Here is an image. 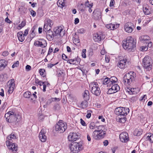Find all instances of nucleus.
<instances>
[{"mask_svg":"<svg viewBox=\"0 0 153 153\" xmlns=\"http://www.w3.org/2000/svg\"><path fill=\"white\" fill-rule=\"evenodd\" d=\"M129 112L128 108L123 107L117 108L114 111L115 113L117 116L127 115Z\"/></svg>","mask_w":153,"mask_h":153,"instance_id":"8","label":"nucleus"},{"mask_svg":"<svg viewBox=\"0 0 153 153\" xmlns=\"http://www.w3.org/2000/svg\"><path fill=\"white\" fill-rule=\"evenodd\" d=\"M26 25V22L25 21H23L19 25V27L20 28L19 29H21L23 27Z\"/></svg>","mask_w":153,"mask_h":153,"instance_id":"43","label":"nucleus"},{"mask_svg":"<svg viewBox=\"0 0 153 153\" xmlns=\"http://www.w3.org/2000/svg\"><path fill=\"white\" fill-rule=\"evenodd\" d=\"M134 26L131 22H127L125 24L124 26V28L125 31L128 33H131L133 30L132 27Z\"/></svg>","mask_w":153,"mask_h":153,"instance_id":"15","label":"nucleus"},{"mask_svg":"<svg viewBox=\"0 0 153 153\" xmlns=\"http://www.w3.org/2000/svg\"><path fill=\"white\" fill-rule=\"evenodd\" d=\"M4 19L2 17H0V27H3V25H4Z\"/></svg>","mask_w":153,"mask_h":153,"instance_id":"47","label":"nucleus"},{"mask_svg":"<svg viewBox=\"0 0 153 153\" xmlns=\"http://www.w3.org/2000/svg\"><path fill=\"white\" fill-rule=\"evenodd\" d=\"M63 74V72L61 71H57L56 75L58 77L61 76Z\"/></svg>","mask_w":153,"mask_h":153,"instance_id":"52","label":"nucleus"},{"mask_svg":"<svg viewBox=\"0 0 153 153\" xmlns=\"http://www.w3.org/2000/svg\"><path fill=\"white\" fill-rule=\"evenodd\" d=\"M119 26V24H116L115 25L114 24H110L107 25L106 26V27L108 29L111 30H114V29H116Z\"/></svg>","mask_w":153,"mask_h":153,"instance_id":"24","label":"nucleus"},{"mask_svg":"<svg viewBox=\"0 0 153 153\" xmlns=\"http://www.w3.org/2000/svg\"><path fill=\"white\" fill-rule=\"evenodd\" d=\"M8 82H10V83L8 86L9 89L7 93L9 94H11L12 93L15 87V84L14 79H11Z\"/></svg>","mask_w":153,"mask_h":153,"instance_id":"16","label":"nucleus"},{"mask_svg":"<svg viewBox=\"0 0 153 153\" xmlns=\"http://www.w3.org/2000/svg\"><path fill=\"white\" fill-rule=\"evenodd\" d=\"M127 115H123L121 116H117L116 117V119L117 121L120 123H125L126 120V116Z\"/></svg>","mask_w":153,"mask_h":153,"instance_id":"20","label":"nucleus"},{"mask_svg":"<svg viewBox=\"0 0 153 153\" xmlns=\"http://www.w3.org/2000/svg\"><path fill=\"white\" fill-rule=\"evenodd\" d=\"M45 24H47L49 27L51 28L52 26L53 25V22L50 19H48L47 20V23H45Z\"/></svg>","mask_w":153,"mask_h":153,"instance_id":"39","label":"nucleus"},{"mask_svg":"<svg viewBox=\"0 0 153 153\" xmlns=\"http://www.w3.org/2000/svg\"><path fill=\"white\" fill-rule=\"evenodd\" d=\"M86 53V50L85 49H83L82 52V56L84 58H85L86 57V56L85 54Z\"/></svg>","mask_w":153,"mask_h":153,"instance_id":"49","label":"nucleus"},{"mask_svg":"<svg viewBox=\"0 0 153 153\" xmlns=\"http://www.w3.org/2000/svg\"><path fill=\"white\" fill-rule=\"evenodd\" d=\"M6 144L7 146L9 149L11 150L14 152H16L17 150V146L14 143H13L11 140H7L6 141Z\"/></svg>","mask_w":153,"mask_h":153,"instance_id":"10","label":"nucleus"},{"mask_svg":"<svg viewBox=\"0 0 153 153\" xmlns=\"http://www.w3.org/2000/svg\"><path fill=\"white\" fill-rule=\"evenodd\" d=\"M140 41L142 43H148L150 39V37L147 35H143L140 36L139 38Z\"/></svg>","mask_w":153,"mask_h":153,"instance_id":"21","label":"nucleus"},{"mask_svg":"<svg viewBox=\"0 0 153 153\" xmlns=\"http://www.w3.org/2000/svg\"><path fill=\"white\" fill-rule=\"evenodd\" d=\"M89 88L91 93L96 96H99L101 91L97 82H91L89 84Z\"/></svg>","mask_w":153,"mask_h":153,"instance_id":"6","label":"nucleus"},{"mask_svg":"<svg viewBox=\"0 0 153 153\" xmlns=\"http://www.w3.org/2000/svg\"><path fill=\"white\" fill-rule=\"evenodd\" d=\"M94 39L96 42H99L104 38V36L101 34L97 33L94 35Z\"/></svg>","mask_w":153,"mask_h":153,"instance_id":"19","label":"nucleus"},{"mask_svg":"<svg viewBox=\"0 0 153 153\" xmlns=\"http://www.w3.org/2000/svg\"><path fill=\"white\" fill-rule=\"evenodd\" d=\"M136 89L135 88H131L129 89V91H128V93L130 94H136L137 92L135 91Z\"/></svg>","mask_w":153,"mask_h":153,"instance_id":"35","label":"nucleus"},{"mask_svg":"<svg viewBox=\"0 0 153 153\" xmlns=\"http://www.w3.org/2000/svg\"><path fill=\"white\" fill-rule=\"evenodd\" d=\"M98 118L99 120H101L102 122H104L105 121V119L103 118L102 116H100L98 117Z\"/></svg>","mask_w":153,"mask_h":153,"instance_id":"62","label":"nucleus"},{"mask_svg":"<svg viewBox=\"0 0 153 153\" xmlns=\"http://www.w3.org/2000/svg\"><path fill=\"white\" fill-rule=\"evenodd\" d=\"M70 149L73 153H77L82 150L83 147L80 143L73 142L70 145Z\"/></svg>","mask_w":153,"mask_h":153,"instance_id":"7","label":"nucleus"},{"mask_svg":"<svg viewBox=\"0 0 153 153\" xmlns=\"http://www.w3.org/2000/svg\"><path fill=\"white\" fill-rule=\"evenodd\" d=\"M58 62L56 63L55 64H53L52 63H49L48 64L47 67L49 68H52L53 66L57 65L58 63Z\"/></svg>","mask_w":153,"mask_h":153,"instance_id":"50","label":"nucleus"},{"mask_svg":"<svg viewBox=\"0 0 153 153\" xmlns=\"http://www.w3.org/2000/svg\"><path fill=\"white\" fill-rule=\"evenodd\" d=\"M62 59L65 60L67 61L68 60L67 56L64 54H63L62 55Z\"/></svg>","mask_w":153,"mask_h":153,"instance_id":"57","label":"nucleus"},{"mask_svg":"<svg viewBox=\"0 0 153 153\" xmlns=\"http://www.w3.org/2000/svg\"><path fill=\"white\" fill-rule=\"evenodd\" d=\"M90 128L92 129H95V128H97L92 133V136L95 139L102 138L106 134V131L103 130V126H97L95 125L94 123L91 122L90 124Z\"/></svg>","mask_w":153,"mask_h":153,"instance_id":"1","label":"nucleus"},{"mask_svg":"<svg viewBox=\"0 0 153 153\" xmlns=\"http://www.w3.org/2000/svg\"><path fill=\"white\" fill-rule=\"evenodd\" d=\"M31 95V93L29 91H27L24 93L23 94L24 97L26 98H29Z\"/></svg>","mask_w":153,"mask_h":153,"instance_id":"36","label":"nucleus"},{"mask_svg":"<svg viewBox=\"0 0 153 153\" xmlns=\"http://www.w3.org/2000/svg\"><path fill=\"white\" fill-rule=\"evenodd\" d=\"M136 42L134 39L129 36L127 37L126 41H124L123 46L125 49H127L129 51H133L136 47Z\"/></svg>","mask_w":153,"mask_h":153,"instance_id":"2","label":"nucleus"},{"mask_svg":"<svg viewBox=\"0 0 153 153\" xmlns=\"http://www.w3.org/2000/svg\"><path fill=\"white\" fill-rule=\"evenodd\" d=\"M29 30V29H28V28L26 29L25 30L24 32V33L23 34V35H24V36H26L27 35Z\"/></svg>","mask_w":153,"mask_h":153,"instance_id":"63","label":"nucleus"},{"mask_svg":"<svg viewBox=\"0 0 153 153\" xmlns=\"http://www.w3.org/2000/svg\"><path fill=\"white\" fill-rule=\"evenodd\" d=\"M54 36H55L54 34H46L47 38V39L50 40L52 39Z\"/></svg>","mask_w":153,"mask_h":153,"instance_id":"42","label":"nucleus"},{"mask_svg":"<svg viewBox=\"0 0 153 153\" xmlns=\"http://www.w3.org/2000/svg\"><path fill=\"white\" fill-rule=\"evenodd\" d=\"M94 17V19L96 20H98L101 18V12L97 10H94L93 13Z\"/></svg>","mask_w":153,"mask_h":153,"instance_id":"22","label":"nucleus"},{"mask_svg":"<svg viewBox=\"0 0 153 153\" xmlns=\"http://www.w3.org/2000/svg\"><path fill=\"white\" fill-rule=\"evenodd\" d=\"M10 123H15V124L19 121L21 119V116L18 114H15V116L10 117Z\"/></svg>","mask_w":153,"mask_h":153,"instance_id":"17","label":"nucleus"},{"mask_svg":"<svg viewBox=\"0 0 153 153\" xmlns=\"http://www.w3.org/2000/svg\"><path fill=\"white\" fill-rule=\"evenodd\" d=\"M115 93V91L113 90H111V88H110L107 92V94H111Z\"/></svg>","mask_w":153,"mask_h":153,"instance_id":"56","label":"nucleus"},{"mask_svg":"<svg viewBox=\"0 0 153 153\" xmlns=\"http://www.w3.org/2000/svg\"><path fill=\"white\" fill-rule=\"evenodd\" d=\"M30 15L33 17H34L36 15V12L34 10H31L30 11Z\"/></svg>","mask_w":153,"mask_h":153,"instance_id":"58","label":"nucleus"},{"mask_svg":"<svg viewBox=\"0 0 153 153\" xmlns=\"http://www.w3.org/2000/svg\"><path fill=\"white\" fill-rule=\"evenodd\" d=\"M55 130L58 133H63L67 129V126L66 123L63 120H59L55 126Z\"/></svg>","mask_w":153,"mask_h":153,"instance_id":"5","label":"nucleus"},{"mask_svg":"<svg viewBox=\"0 0 153 153\" xmlns=\"http://www.w3.org/2000/svg\"><path fill=\"white\" fill-rule=\"evenodd\" d=\"M146 139L151 143L153 142V134L151 133H149L147 134Z\"/></svg>","mask_w":153,"mask_h":153,"instance_id":"31","label":"nucleus"},{"mask_svg":"<svg viewBox=\"0 0 153 153\" xmlns=\"http://www.w3.org/2000/svg\"><path fill=\"white\" fill-rule=\"evenodd\" d=\"M109 78H108V77H106L103 79V84L104 85H106L107 84L108 87L109 85V86L110 87L111 83H109Z\"/></svg>","mask_w":153,"mask_h":153,"instance_id":"34","label":"nucleus"},{"mask_svg":"<svg viewBox=\"0 0 153 153\" xmlns=\"http://www.w3.org/2000/svg\"><path fill=\"white\" fill-rule=\"evenodd\" d=\"M83 98L85 100H88L90 98L89 93L88 90L85 91L83 95Z\"/></svg>","mask_w":153,"mask_h":153,"instance_id":"28","label":"nucleus"},{"mask_svg":"<svg viewBox=\"0 0 153 153\" xmlns=\"http://www.w3.org/2000/svg\"><path fill=\"white\" fill-rule=\"evenodd\" d=\"M39 119L41 121H42L44 118V116L42 114L39 113L38 114Z\"/></svg>","mask_w":153,"mask_h":153,"instance_id":"45","label":"nucleus"},{"mask_svg":"<svg viewBox=\"0 0 153 153\" xmlns=\"http://www.w3.org/2000/svg\"><path fill=\"white\" fill-rule=\"evenodd\" d=\"M51 28L50 27H49L48 25H47V24L45 23L44 26L43 31L46 32L49 30H51Z\"/></svg>","mask_w":153,"mask_h":153,"instance_id":"37","label":"nucleus"},{"mask_svg":"<svg viewBox=\"0 0 153 153\" xmlns=\"http://www.w3.org/2000/svg\"><path fill=\"white\" fill-rule=\"evenodd\" d=\"M89 2L87 1V2H85V5L88 7H92L93 6V3L89 4Z\"/></svg>","mask_w":153,"mask_h":153,"instance_id":"48","label":"nucleus"},{"mask_svg":"<svg viewBox=\"0 0 153 153\" xmlns=\"http://www.w3.org/2000/svg\"><path fill=\"white\" fill-rule=\"evenodd\" d=\"M120 139L122 142L126 143L129 140L128 134L126 132L121 133L120 135Z\"/></svg>","mask_w":153,"mask_h":153,"instance_id":"12","label":"nucleus"},{"mask_svg":"<svg viewBox=\"0 0 153 153\" xmlns=\"http://www.w3.org/2000/svg\"><path fill=\"white\" fill-rule=\"evenodd\" d=\"M152 61L151 58L148 56H146L142 62V65L147 71L150 70L152 67Z\"/></svg>","mask_w":153,"mask_h":153,"instance_id":"4","label":"nucleus"},{"mask_svg":"<svg viewBox=\"0 0 153 153\" xmlns=\"http://www.w3.org/2000/svg\"><path fill=\"white\" fill-rule=\"evenodd\" d=\"M127 60L123 58L120 59L117 64L118 67L121 69H124L127 67V64L128 63Z\"/></svg>","mask_w":153,"mask_h":153,"instance_id":"11","label":"nucleus"},{"mask_svg":"<svg viewBox=\"0 0 153 153\" xmlns=\"http://www.w3.org/2000/svg\"><path fill=\"white\" fill-rule=\"evenodd\" d=\"M88 100H85L82 102L80 105V107L82 108H86L88 106Z\"/></svg>","mask_w":153,"mask_h":153,"instance_id":"29","label":"nucleus"},{"mask_svg":"<svg viewBox=\"0 0 153 153\" xmlns=\"http://www.w3.org/2000/svg\"><path fill=\"white\" fill-rule=\"evenodd\" d=\"M84 6L82 3H81L79 7V10L81 11H84Z\"/></svg>","mask_w":153,"mask_h":153,"instance_id":"54","label":"nucleus"},{"mask_svg":"<svg viewBox=\"0 0 153 153\" xmlns=\"http://www.w3.org/2000/svg\"><path fill=\"white\" fill-rule=\"evenodd\" d=\"M15 114H15V112L13 111H10L5 114V117L8 116L10 117L14 116H15Z\"/></svg>","mask_w":153,"mask_h":153,"instance_id":"32","label":"nucleus"},{"mask_svg":"<svg viewBox=\"0 0 153 153\" xmlns=\"http://www.w3.org/2000/svg\"><path fill=\"white\" fill-rule=\"evenodd\" d=\"M117 78L114 76H113L109 78V83H111V85H112L114 84H115L117 81Z\"/></svg>","mask_w":153,"mask_h":153,"instance_id":"30","label":"nucleus"},{"mask_svg":"<svg viewBox=\"0 0 153 153\" xmlns=\"http://www.w3.org/2000/svg\"><path fill=\"white\" fill-rule=\"evenodd\" d=\"M79 137V133L73 132L70 133L68 136V139L69 141H74Z\"/></svg>","mask_w":153,"mask_h":153,"instance_id":"14","label":"nucleus"},{"mask_svg":"<svg viewBox=\"0 0 153 153\" xmlns=\"http://www.w3.org/2000/svg\"><path fill=\"white\" fill-rule=\"evenodd\" d=\"M73 43L76 45L79 46L80 45V41L78 38H74L73 39Z\"/></svg>","mask_w":153,"mask_h":153,"instance_id":"38","label":"nucleus"},{"mask_svg":"<svg viewBox=\"0 0 153 153\" xmlns=\"http://www.w3.org/2000/svg\"><path fill=\"white\" fill-rule=\"evenodd\" d=\"M17 36L19 41L21 42H23L25 39V36H24L22 32H18Z\"/></svg>","mask_w":153,"mask_h":153,"instance_id":"26","label":"nucleus"},{"mask_svg":"<svg viewBox=\"0 0 153 153\" xmlns=\"http://www.w3.org/2000/svg\"><path fill=\"white\" fill-rule=\"evenodd\" d=\"M85 32V29L83 28H80L78 30V33L81 34L84 33Z\"/></svg>","mask_w":153,"mask_h":153,"instance_id":"46","label":"nucleus"},{"mask_svg":"<svg viewBox=\"0 0 153 153\" xmlns=\"http://www.w3.org/2000/svg\"><path fill=\"white\" fill-rule=\"evenodd\" d=\"M35 46L44 48L47 45L46 41L43 39H40L39 41H36L34 42Z\"/></svg>","mask_w":153,"mask_h":153,"instance_id":"13","label":"nucleus"},{"mask_svg":"<svg viewBox=\"0 0 153 153\" xmlns=\"http://www.w3.org/2000/svg\"><path fill=\"white\" fill-rule=\"evenodd\" d=\"M135 77V73L133 71H130L125 75L123 82L126 85H129L134 80Z\"/></svg>","mask_w":153,"mask_h":153,"instance_id":"3","label":"nucleus"},{"mask_svg":"<svg viewBox=\"0 0 153 153\" xmlns=\"http://www.w3.org/2000/svg\"><path fill=\"white\" fill-rule=\"evenodd\" d=\"M115 4V1L114 0H111L110 4L109 6L110 7H114V5Z\"/></svg>","mask_w":153,"mask_h":153,"instance_id":"51","label":"nucleus"},{"mask_svg":"<svg viewBox=\"0 0 153 153\" xmlns=\"http://www.w3.org/2000/svg\"><path fill=\"white\" fill-rule=\"evenodd\" d=\"M7 138L8 140H11V141H13L12 139H15L16 138V137L14 134L12 133Z\"/></svg>","mask_w":153,"mask_h":153,"instance_id":"33","label":"nucleus"},{"mask_svg":"<svg viewBox=\"0 0 153 153\" xmlns=\"http://www.w3.org/2000/svg\"><path fill=\"white\" fill-rule=\"evenodd\" d=\"M37 15L40 17H41L43 15L42 10L41 9H39L37 11Z\"/></svg>","mask_w":153,"mask_h":153,"instance_id":"40","label":"nucleus"},{"mask_svg":"<svg viewBox=\"0 0 153 153\" xmlns=\"http://www.w3.org/2000/svg\"><path fill=\"white\" fill-rule=\"evenodd\" d=\"M140 48L142 49V51H146L148 49V47L146 46H141Z\"/></svg>","mask_w":153,"mask_h":153,"instance_id":"59","label":"nucleus"},{"mask_svg":"<svg viewBox=\"0 0 153 153\" xmlns=\"http://www.w3.org/2000/svg\"><path fill=\"white\" fill-rule=\"evenodd\" d=\"M76 61L75 59H69L67 60V62L71 64H76Z\"/></svg>","mask_w":153,"mask_h":153,"instance_id":"41","label":"nucleus"},{"mask_svg":"<svg viewBox=\"0 0 153 153\" xmlns=\"http://www.w3.org/2000/svg\"><path fill=\"white\" fill-rule=\"evenodd\" d=\"M80 120V123L82 126H86V124L85 123V122L81 118Z\"/></svg>","mask_w":153,"mask_h":153,"instance_id":"61","label":"nucleus"},{"mask_svg":"<svg viewBox=\"0 0 153 153\" xmlns=\"http://www.w3.org/2000/svg\"><path fill=\"white\" fill-rule=\"evenodd\" d=\"M53 31L55 36L59 35L62 37L65 34V31L64 30L63 27L61 26L55 27Z\"/></svg>","mask_w":153,"mask_h":153,"instance_id":"9","label":"nucleus"},{"mask_svg":"<svg viewBox=\"0 0 153 153\" xmlns=\"http://www.w3.org/2000/svg\"><path fill=\"white\" fill-rule=\"evenodd\" d=\"M146 44H148L147 45V47H149V48H151L152 45V42H149V41L148 42V43H146Z\"/></svg>","mask_w":153,"mask_h":153,"instance_id":"64","label":"nucleus"},{"mask_svg":"<svg viewBox=\"0 0 153 153\" xmlns=\"http://www.w3.org/2000/svg\"><path fill=\"white\" fill-rule=\"evenodd\" d=\"M143 10L146 15H148L150 14L149 7L147 5H144L143 6Z\"/></svg>","mask_w":153,"mask_h":153,"instance_id":"25","label":"nucleus"},{"mask_svg":"<svg viewBox=\"0 0 153 153\" xmlns=\"http://www.w3.org/2000/svg\"><path fill=\"white\" fill-rule=\"evenodd\" d=\"M19 64V63L18 61H16V62L12 65V68H14L16 67H17L18 66Z\"/></svg>","mask_w":153,"mask_h":153,"instance_id":"55","label":"nucleus"},{"mask_svg":"<svg viewBox=\"0 0 153 153\" xmlns=\"http://www.w3.org/2000/svg\"><path fill=\"white\" fill-rule=\"evenodd\" d=\"M45 72V70L44 69H41L39 70V72L40 74L44 77L45 76V75L44 74V73Z\"/></svg>","mask_w":153,"mask_h":153,"instance_id":"44","label":"nucleus"},{"mask_svg":"<svg viewBox=\"0 0 153 153\" xmlns=\"http://www.w3.org/2000/svg\"><path fill=\"white\" fill-rule=\"evenodd\" d=\"M137 100V97H132L130 99V101L131 102H134L136 101Z\"/></svg>","mask_w":153,"mask_h":153,"instance_id":"60","label":"nucleus"},{"mask_svg":"<svg viewBox=\"0 0 153 153\" xmlns=\"http://www.w3.org/2000/svg\"><path fill=\"white\" fill-rule=\"evenodd\" d=\"M45 130L44 128H42L39 134V137L40 140L42 142H45L46 139V137L45 135Z\"/></svg>","mask_w":153,"mask_h":153,"instance_id":"18","label":"nucleus"},{"mask_svg":"<svg viewBox=\"0 0 153 153\" xmlns=\"http://www.w3.org/2000/svg\"><path fill=\"white\" fill-rule=\"evenodd\" d=\"M7 62L4 59L0 60V71L4 68L7 65Z\"/></svg>","mask_w":153,"mask_h":153,"instance_id":"23","label":"nucleus"},{"mask_svg":"<svg viewBox=\"0 0 153 153\" xmlns=\"http://www.w3.org/2000/svg\"><path fill=\"white\" fill-rule=\"evenodd\" d=\"M9 54V52L7 51H6L3 52L2 53V56H7Z\"/></svg>","mask_w":153,"mask_h":153,"instance_id":"53","label":"nucleus"},{"mask_svg":"<svg viewBox=\"0 0 153 153\" xmlns=\"http://www.w3.org/2000/svg\"><path fill=\"white\" fill-rule=\"evenodd\" d=\"M111 90L115 91V93L118 91L120 89V87L117 84H114L112 85H111Z\"/></svg>","mask_w":153,"mask_h":153,"instance_id":"27","label":"nucleus"}]
</instances>
